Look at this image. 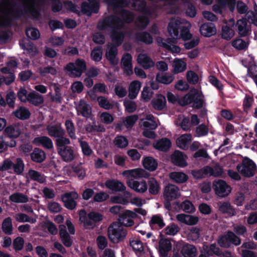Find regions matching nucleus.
<instances>
[{"label": "nucleus", "mask_w": 257, "mask_h": 257, "mask_svg": "<svg viewBox=\"0 0 257 257\" xmlns=\"http://www.w3.org/2000/svg\"><path fill=\"white\" fill-rule=\"evenodd\" d=\"M191 26L190 23L184 20L172 19L169 24L168 31L174 39L182 38L187 40L191 39L192 36L189 32Z\"/></svg>", "instance_id": "obj_1"}, {"label": "nucleus", "mask_w": 257, "mask_h": 257, "mask_svg": "<svg viewBox=\"0 0 257 257\" xmlns=\"http://www.w3.org/2000/svg\"><path fill=\"white\" fill-rule=\"evenodd\" d=\"M139 125L143 130V135L144 137L150 139L156 138L154 130L158 126V122L153 115L143 114V117L140 120Z\"/></svg>", "instance_id": "obj_2"}, {"label": "nucleus", "mask_w": 257, "mask_h": 257, "mask_svg": "<svg viewBox=\"0 0 257 257\" xmlns=\"http://www.w3.org/2000/svg\"><path fill=\"white\" fill-rule=\"evenodd\" d=\"M193 102L194 107L199 108L203 106V96L201 92L196 89H192L190 93L186 94L179 100L181 105H185Z\"/></svg>", "instance_id": "obj_3"}, {"label": "nucleus", "mask_w": 257, "mask_h": 257, "mask_svg": "<svg viewBox=\"0 0 257 257\" xmlns=\"http://www.w3.org/2000/svg\"><path fill=\"white\" fill-rule=\"evenodd\" d=\"M86 69L84 60L78 59L74 63H69L64 67L66 74L71 77L77 78L81 76Z\"/></svg>", "instance_id": "obj_4"}, {"label": "nucleus", "mask_w": 257, "mask_h": 257, "mask_svg": "<svg viewBox=\"0 0 257 257\" xmlns=\"http://www.w3.org/2000/svg\"><path fill=\"white\" fill-rule=\"evenodd\" d=\"M126 234V230L120 223L114 222L108 227V237L113 243H118L123 240Z\"/></svg>", "instance_id": "obj_5"}, {"label": "nucleus", "mask_w": 257, "mask_h": 257, "mask_svg": "<svg viewBox=\"0 0 257 257\" xmlns=\"http://www.w3.org/2000/svg\"><path fill=\"white\" fill-rule=\"evenodd\" d=\"M239 173L245 177L253 176L256 172L255 163L248 158L243 159L242 162L236 166Z\"/></svg>", "instance_id": "obj_6"}, {"label": "nucleus", "mask_w": 257, "mask_h": 257, "mask_svg": "<svg viewBox=\"0 0 257 257\" xmlns=\"http://www.w3.org/2000/svg\"><path fill=\"white\" fill-rule=\"evenodd\" d=\"M212 186L215 194L220 197L228 196L231 191L230 186L222 180L214 181Z\"/></svg>", "instance_id": "obj_7"}, {"label": "nucleus", "mask_w": 257, "mask_h": 257, "mask_svg": "<svg viewBox=\"0 0 257 257\" xmlns=\"http://www.w3.org/2000/svg\"><path fill=\"white\" fill-rule=\"evenodd\" d=\"M180 248L182 249L181 253L184 257H195L197 255V250L193 245L176 242L174 244V251H179Z\"/></svg>", "instance_id": "obj_8"}, {"label": "nucleus", "mask_w": 257, "mask_h": 257, "mask_svg": "<svg viewBox=\"0 0 257 257\" xmlns=\"http://www.w3.org/2000/svg\"><path fill=\"white\" fill-rule=\"evenodd\" d=\"M78 194L75 191L67 192L61 196V200L66 208L70 210L75 208L77 203L76 200L78 198Z\"/></svg>", "instance_id": "obj_9"}, {"label": "nucleus", "mask_w": 257, "mask_h": 257, "mask_svg": "<svg viewBox=\"0 0 257 257\" xmlns=\"http://www.w3.org/2000/svg\"><path fill=\"white\" fill-rule=\"evenodd\" d=\"M122 175L126 178L127 180L133 179V178H147L149 176V173L144 169L140 168L125 170L122 173Z\"/></svg>", "instance_id": "obj_10"}, {"label": "nucleus", "mask_w": 257, "mask_h": 257, "mask_svg": "<svg viewBox=\"0 0 257 257\" xmlns=\"http://www.w3.org/2000/svg\"><path fill=\"white\" fill-rule=\"evenodd\" d=\"M180 195L179 188L175 185L169 184L165 188L164 196L167 201L175 199Z\"/></svg>", "instance_id": "obj_11"}, {"label": "nucleus", "mask_w": 257, "mask_h": 257, "mask_svg": "<svg viewBox=\"0 0 257 257\" xmlns=\"http://www.w3.org/2000/svg\"><path fill=\"white\" fill-rule=\"evenodd\" d=\"M126 183L129 187L139 193H143L148 189L147 184L144 180L136 181L128 179L127 180Z\"/></svg>", "instance_id": "obj_12"}, {"label": "nucleus", "mask_w": 257, "mask_h": 257, "mask_svg": "<svg viewBox=\"0 0 257 257\" xmlns=\"http://www.w3.org/2000/svg\"><path fill=\"white\" fill-rule=\"evenodd\" d=\"M137 214L130 210L126 211L120 217V224L126 227L132 226L134 224V219L137 217Z\"/></svg>", "instance_id": "obj_13"}, {"label": "nucleus", "mask_w": 257, "mask_h": 257, "mask_svg": "<svg viewBox=\"0 0 257 257\" xmlns=\"http://www.w3.org/2000/svg\"><path fill=\"white\" fill-rule=\"evenodd\" d=\"M75 107L78 115L88 117L91 113V108L83 99H80L78 102H75Z\"/></svg>", "instance_id": "obj_14"}, {"label": "nucleus", "mask_w": 257, "mask_h": 257, "mask_svg": "<svg viewBox=\"0 0 257 257\" xmlns=\"http://www.w3.org/2000/svg\"><path fill=\"white\" fill-rule=\"evenodd\" d=\"M151 104L155 110H163L166 108L167 102L165 97L162 94H158L152 100Z\"/></svg>", "instance_id": "obj_15"}, {"label": "nucleus", "mask_w": 257, "mask_h": 257, "mask_svg": "<svg viewBox=\"0 0 257 257\" xmlns=\"http://www.w3.org/2000/svg\"><path fill=\"white\" fill-rule=\"evenodd\" d=\"M187 157L179 151H176L171 156L172 163L177 166L183 167L187 166Z\"/></svg>", "instance_id": "obj_16"}, {"label": "nucleus", "mask_w": 257, "mask_h": 257, "mask_svg": "<svg viewBox=\"0 0 257 257\" xmlns=\"http://www.w3.org/2000/svg\"><path fill=\"white\" fill-rule=\"evenodd\" d=\"M132 60V57L129 54L124 55L121 59L122 67L124 72L128 76H130L133 73Z\"/></svg>", "instance_id": "obj_17"}, {"label": "nucleus", "mask_w": 257, "mask_h": 257, "mask_svg": "<svg viewBox=\"0 0 257 257\" xmlns=\"http://www.w3.org/2000/svg\"><path fill=\"white\" fill-rule=\"evenodd\" d=\"M58 152L63 160L66 162L71 161L75 157V154L73 150L68 146L58 149Z\"/></svg>", "instance_id": "obj_18"}, {"label": "nucleus", "mask_w": 257, "mask_h": 257, "mask_svg": "<svg viewBox=\"0 0 257 257\" xmlns=\"http://www.w3.org/2000/svg\"><path fill=\"white\" fill-rule=\"evenodd\" d=\"M138 63L144 69L153 67L155 63L152 59L146 54H140L138 56Z\"/></svg>", "instance_id": "obj_19"}, {"label": "nucleus", "mask_w": 257, "mask_h": 257, "mask_svg": "<svg viewBox=\"0 0 257 257\" xmlns=\"http://www.w3.org/2000/svg\"><path fill=\"white\" fill-rule=\"evenodd\" d=\"M117 54V51L115 47H112L110 45L108 46L105 57L111 65H115L118 64L119 59L116 57Z\"/></svg>", "instance_id": "obj_20"}, {"label": "nucleus", "mask_w": 257, "mask_h": 257, "mask_svg": "<svg viewBox=\"0 0 257 257\" xmlns=\"http://www.w3.org/2000/svg\"><path fill=\"white\" fill-rule=\"evenodd\" d=\"M200 32L205 37H210L216 34V29L213 24L206 23L201 25L200 28Z\"/></svg>", "instance_id": "obj_21"}, {"label": "nucleus", "mask_w": 257, "mask_h": 257, "mask_svg": "<svg viewBox=\"0 0 257 257\" xmlns=\"http://www.w3.org/2000/svg\"><path fill=\"white\" fill-rule=\"evenodd\" d=\"M142 87V83L138 80L132 81L128 87V97L131 99L137 97Z\"/></svg>", "instance_id": "obj_22"}, {"label": "nucleus", "mask_w": 257, "mask_h": 257, "mask_svg": "<svg viewBox=\"0 0 257 257\" xmlns=\"http://www.w3.org/2000/svg\"><path fill=\"white\" fill-rule=\"evenodd\" d=\"M23 127L17 124L8 126L5 130L6 136L10 138H17L22 132Z\"/></svg>", "instance_id": "obj_23"}, {"label": "nucleus", "mask_w": 257, "mask_h": 257, "mask_svg": "<svg viewBox=\"0 0 257 257\" xmlns=\"http://www.w3.org/2000/svg\"><path fill=\"white\" fill-rule=\"evenodd\" d=\"M172 72L178 74L184 72L187 68V64L181 59L175 58L172 62Z\"/></svg>", "instance_id": "obj_24"}, {"label": "nucleus", "mask_w": 257, "mask_h": 257, "mask_svg": "<svg viewBox=\"0 0 257 257\" xmlns=\"http://www.w3.org/2000/svg\"><path fill=\"white\" fill-rule=\"evenodd\" d=\"M105 184L107 188L113 191H123L126 189L124 185L117 180L106 181Z\"/></svg>", "instance_id": "obj_25"}, {"label": "nucleus", "mask_w": 257, "mask_h": 257, "mask_svg": "<svg viewBox=\"0 0 257 257\" xmlns=\"http://www.w3.org/2000/svg\"><path fill=\"white\" fill-rule=\"evenodd\" d=\"M59 235L63 244L66 247H70L72 244V240L66 230L65 226L60 225L59 226Z\"/></svg>", "instance_id": "obj_26"}, {"label": "nucleus", "mask_w": 257, "mask_h": 257, "mask_svg": "<svg viewBox=\"0 0 257 257\" xmlns=\"http://www.w3.org/2000/svg\"><path fill=\"white\" fill-rule=\"evenodd\" d=\"M47 130L49 135L52 137H60L65 134L64 130L58 125H49L47 127Z\"/></svg>", "instance_id": "obj_27"}, {"label": "nucleus", "mask_w": 257, "mask_h": 257, "mask_svg": "<svg viewBox=\"0 0 257 257\" xmlns=\"http://www.w3.org/2000/svg\"><path fill=\"white\" fill-rule=\"evenodd\" d=\"M33 143L37 146L41 145L47 149H51L53 147L52 140L47 137L41 136L35 138Z\"/></svg>", "instance_id": "obj_28"}, {"label": "nucleus", "mask_w": 257, "mask_h": 257, "mask_svg": "<svg viewBox=\"0 0 257 257\" xmlns=\"http://www.w3.org/2000/svg\"><path fill=\"white\" fill-rule=\"evenodd\" d=\"M153 146L154 148L159 151L165 152L170 148L171 142L169 139L164 138L157 141L154 143Z\"/></svg>", "instance_id": "obj_29"}, {"label": "nucleus", "mask_w": 257, "mask_h": 257, "mask_svg": "<svg viewBox=\"0 0 257 257\" xmlns=\"http://www.w3.org/2000/svg\"><path fill=\"white\" fill-rule=\"evenodd\" d=\"M236 27L238 33L240 36L247 35L250 31V29L247 25L245 19L238 20L236 23Z\"/></svg>", "instance_id": "obj_30"}, {"label": "nucleus", "mask_w": 257, "mask_h": 257, "mask_svg": "<svg viewBox=\"0 0 257 257\" xmlns=\"http://www.w3.org/2000/svg\"><path fill=\"white\" fill-rule=\"evenodd\" d=\"M219 210L223 213L229 216H233L235 214V211L228 202H221L218 203Z\"/></svg>", "instance_id": "obj_31"}, {"label": "nucleus", "mask_w": 257, "mask_h": 257, "mask_svg": "<svg viewBox=\"0 0 257 257\" xmlns=\"http://www.w3.org/2000/svg\"><path fill=\"white\" fill-rule=\"evenodd\" d=\"M142 164L144 167L150 171H155L158 167L156 160L151 157H144L142 161Z\"/></svg>", "instance_id": "obj_32"}, {"label": "nucleus", "mask_w": 257, "mask_h": 257, "mask_svg": "<svg viewBox=\"0 0 257 257\" xmlns=\"http://www.w3.org/2000/svg\"><path fill=\"white\" fill-rule=\"evenodd\" d=\"M191 140L192 136L190 134H184L176 140V145L181 149H186Z\"/></svg>", "instance_id": "obj_33"}, {"label": "nucleus", "mask_w": 257, "mask_h": 257, "mask_svg": "<svg viewBox=\"0 0 257 257\" xmlns=\"http://www.w3.org/2000/svg\"><path fill=\"white\" fill-rule=\"evenodd\" d=\"M172 244L171 241L166 238H162L159 241V250L160 253L165 256L171 249Z\"/></svg>", "instance_id": "obj_34"}, {"label": "nucleus", "mask_w": 257, "mask_h": 257, "mask_svg": "<svg viewBox=\"0 0 257 257\" xmlns=\"http://www.w3.org/2000/svg\"><path fill=\"white\" fill-rule=\"evenodd\" d=\"M170 179L177 183H183L188 179V176L184 173L174 172L169 174Z\"/></svg>", "instance_id": "obj_35"}, {"label": "nucleus", "mask_w": 257, "mask_h": 257, "mask_svg": "<svg viewBox=\"0 0 257 257\" xmlns=\"http://www.w3.org/2000/svg\"><path fill=\"white\" fill-rule=\"evenodd\" d=\"M14 115L18 118L22 120L28 119L31 115L29 110L25 107H20L13 112Z\"/></svg>", "instance_id": "obj_36"}, {"label": "nucleus", "mask_w": 257, "mask_h": 257, "mask_svg": "<svg viewBox=\"0 0 257 257\" xmlns=\"http://www.w3.org/2000/svg\"><path fill=\"white\" fill-rule=\"evenodd\" d=\"M35 106L42 104L44 102V98L42 95L32 91L28 94V101Z\"/></svg>", "instance_id": "obj_37"}, {"label": "nucleus", "mask_w": 257, "mask_h": 257, "mask_svg": "<svg viewBox=\"0 0 257 257\" xmlns=\"http://www.w3.org/2000/svg\"><path fill=\"white\" fill-rule=\"evenodd\" d=\"M131 197V194L128 192H124L123 195H118L111 197V201L114 203H120L126 204L128 203L129 198Z\"/></svg>", "instance_id": "obj_38"}, {"label": "nucleus", "mask_w": 257, "mask_h": 257, "mask_svg": "<svg viewBox=\"0 0 257 257\" xmlns=\"http://www.w3.org/2000/svg\"><path fill=\"white\" fill-rule=\"evenodd\" d=\"M9 199L11 201L17 203H26L29 201L28 197L21 193L12 194L10 196Z\"/></svg>", "instance_id": "obj_39"}, {"label": "nucleus", "mask_w": 257, "mask_h": 257, "mask_svg": "<svg viewBox=\"0 0 257 257\" xmlns=\"http://www.w3.org/2000/svg\"><path fill=\"white\" fill-rule=\"evenodd\" d=\"M174 79L173 75L168 74L158 73L156 76V80L160 83L164 84L171 83Z\"/></svg>", "instance_id": "obj_40"}, {"label": "nucleus", "mask_w": 257, "mask_h": 257, "mask_svg": "<svg viewBox=\"0 0 257 257\" xmlns=\"http://www.w3.org/2000/svg\"><path fill=\"white\" fill-rule=\"evenodd\" d=\"M210 167L206 166L198 170H193L191 173L196 179H201L209 175Z\"/></svg>", "instance_id": "obj_41"}, {"label": "nucleus", "mask_w": 257, "mask_h": 257, "mask_svg": "<svg viewBox=\"0 0 257 257\" xmlns=\"http://www.w3.org/2000/svg\"><path fill=\"white\" fill-rule=\"evenodd\" d=\"M31 157L33 161L38 163L43 162L46 158L45 153L39 149L34 150L31 154Z\"/></svg>", "instance_id": "obj_42"}, {"label": "nucleus", "mask_w": 257, "mask_h": 257, "mask_svg": "<svg viewBox=\"0 0 257 257\" xmlns=\"http://www.w3.org/2000/svg\"><path fill=\"white\" fill-rule=\"evenodd\" d=\"M21 47L26 51V53L31 55H35L38 53L36 47L30 43H24V41H22L20 43Z\"/></svg>", "instance_id": "obj_43"}, {"label": "nucleus", "mask_w": 257, "mask_h": 257, "mask_svg": "<svg viewBox=\"0 0 257 257\" xmlns=\"http://www.w3.org/2000/svg\"><path fill=\"white\" fill-rule=\"evenodd\" d=\"M97 101L100 107L109 110L113 107L114 104L111 103L109 100L104 96H99L97 98Z\"/></svg>", "instance_id": "obj_44"}, {"label": "nucleus", "mask_w": 257, "mask_h": 257, "mask_svg": "<svg viewBox=\"0 0 257 257\" xmlns=\"http://www.w3.org/2000/svg\"><path fill=\"white\" fill-rule=\"evenodd\" d=\"M157 41L159 43H160V41H161L162 45L172 53H179L180 52L181 49L178 46L170 43L169 41H165L164 42H162L161 38L158 39Z\"/></svg>", "instance_id": "obj_45"}, {"label": "nucleus", "mask_w": 257, "mask_h": 257, "mask_svg": "<svg viewBox=\"0 0 257 257\" xmlns=\"http://www.w3.org/2000/svg\"><path fill=\"white\" fill-rule=\"evenodd\" d=\"M149 192L152 194H157L160 189V187L158 181L153 178H150L149 181Z\"/></svg>", "instance_id": "obj_46"}, {"label": "nucleus", "mask_w": 257, "mask_h": 257, "mask_svg": "<svg viewBox=\"0 0 257 257\" xmlns=\"http://www.w3.org/2000/svg\"><path fill=\"white\" fill-rule=\"evenodd\" d=\"M14 218L19 222H30L31 223H35L36 222V219L34 218H30L27 215L24 213H19L16 214Z\"/></svg>", "instance_id": "obj_47"}, {"label": "nucleus", "mask_w": 257, "mask_h": 257, "mask_svg": "<svg viewBox=\"0 0 257 257\" xmlns=\"http://www.w3.org/2000/svg\"><path fill=\"white\" fill-rule=\"evenodd\" d=\"M17 66V62L15 60H11L7 63L6 67L1 69V71L4 74L13 73Z\"/></svg>", "instance_id": "obj_48"}, {"label": "nucleus", "mask_w": 257, "mask_h": 257, "mask_svg": "<svg viewBox=\"0 0 257 257\" xmlns=\"http://www.w3.org/2000/svg\"><path fill=\"white\" fill-rule=\"evenodd\" d=\"M179 230L180 228L178 225L172 223L164 229V232L167 235L174 236L179 231Z\"/></svg>", "instance_id": "obj_49"}, {"label": "nucleus", "mask_w": 257, "mask_h": 257, "mask_svg": "<svg viewBox=\"0 0 257 257\" xmlns=\"http://www.w3.org/2000/svg\"><path fill=\"white\" fill-rule=\"evenodd\" d=\"M2 229L6 234H11L12 233L13 225L12 219L10 217H7L4 219L2 223Z\"/></svg>", "instance_id": "obj_50"}, {"label": "nucleus", "mask_w": 257, "mask_h": 257, "mask_svg": "<svg viewBox=\"0 0 257 257\" xmlns=\"http://www.w3.org/2000/svg\"><path fill=\"white\" fill-rule=\"evenodd\" d=\"M25 165L23 160L20 158H17L15 164L13 163V168L14 171L17 174H20L24 170Z\"/></svg>", "instance_id": "obj_51"}, {"label": "nucleus", "mask_w": 257, "mask_h": 257, "mask_svg": "<svg viewBox=\"0 0 257 257\" xmlns=\"http://www.w3.org/2000/svg\"><path fill=\"white\" fill-rule=\"evenodd\" d=\"M28 175L29 178L40 183H43L45 181V177L41 175L38 172L33 170H30Z\"/></svg>", "instance_id": "obj_52"}, {"label": "nucleus", "mask_w": 257, "mask_h": 257, "mask_svg": "<svg viewBox=\"0 0 257 257\" xmlns=\"http://www.w3.org/2000/svg\"><path fill=\"white\" fill-rule=\"evenodd\" d=\"M177 124H179L181 128L184 131L189 130L192 126L189 119L184 117H180Z\"/></svg>", "instance_id": "obj_53"}, {"label": "nucleus", "mask_w": 257, "mask_h": 257, "mask_svg": "<svg viewBox=\"0 0 257 257\" xmlns=\"http://www.w3.org/2000/svg\"><path fill=\"white\" fill-rule=\"evenodd\" d=\"M130 245L136 253H141L144 250L143 243L140 240H131Z\"/></svg>", "instance_id": "obj_54"}, {"label": "nucleus", "mask_w": 257, "mask_h": 257, "mask_svg": "<svg viewBox=\"0 0 257 257\" xmlns=\"http://www.w3.org/2000/svg\"><path fill=\"white\" fill-rule=\"evenodd\" d=\"M115 146L119 148L126 147L128 145L127 140L123 136H118L114 140Z\"/></svg>", "instance_id": "obj_55"}, {"label": "nucleus", "mask_w": 257, "mask_h": 257, "mask_svg": "<svg viewBox=\"0 0 257 257\" xmlns=\"http://www.w3.org/2000/svg\"><path fill=\"white\" fill-rule=\"evenodd\" d=\"M138 119L137 115H133L123 118L122 122L126 127H132Z\"/></svg>", "instance_id": "obj_56"}, {"label": "nucleus", "mask_w": 257, "mask_h": 257, "mask_svg": "<svg viewBox=\"0 0 257 257\" xmlns=\"http://www.w3.org/2000/svg\"><path fill=\"white\" fill-rule=\"evenodd\" d=\"M228 233L222 236L218 240L219 245L222 247L227 248L230 246V241L229 238Z\"/></svg>", "instance_id": "obj_57"}, {"label": "nucleus", "mask_w": 257, "mask_h": 257, "mask_svg": "<svg viewBox=\"0 0 257 257\" xmlns=\"http://www.w3.org/2000/svg\"><path fill=\"white\" fill-rule=\"evenodd\" d=\"M182 210L187 213H193L195 211L193 204L188 200L184 201L181 204Z\"/></svg>", "instance_id": "obj_58"}, {"label": "nucleus", "mask_w": 257, "mask_h": 257, "mask_svg": "<svg viewBox=\"0 0 257 257\" xmlns=\"http://www.w3.org/2000/svg\"><path fill=\"white\" fill-rule=\"evenodd\" d=\"M232 46L236 49L243 50L248 46V44L241 39H238L232 42Z\"/></svg>", "instance_id": "obj_59"}, {"label": "nucleus", "mask_w": 257, "mask_h": 257, "mask_svg": "<svg viewBox=\"0 0 257 257\" xmlns=\"http://www.w3.org/2000/svg\"><path fill=\"white\" fill-rule=\"evenodd\" d=\"M65 126L69 137L73 139H75L76 137L75 133L74 126L72 122L70 120L66 121Z\"/></svg>", "instance_id": "obj_60"}, {"label": "nucleus", "mask_w": 257, "mask_h": 257, "mask_svg": "<svg viewBox=\"0 0 257 257\" xmlns=\"http://www.w3.org/2000/svg\"><path fill=\"white\" fill-rule=\"evenodd\" d=\"M188 237L191 240H197L200 236V230L197 227L191 228L187 234Z\"/></svg>", "instance_id": "obj_61"}, {"label": "nucleus", "mask_w": 257, "mask_h": 257, "mask_svg": "<svg viewBox=\"0 0 257 257\" xmlns=\"http://www.w3.org/2000/svg\"><path fill=\"white\" fill-rule=\"evenodd\" d=\"M17 95L19 100L23 102H26L28 101V94L27 90L24 87H20Z\"/></svg>", "instance_id": "obj_62"}, {"label": "nucleus", "mask_w": 257, "mask_h": 257, "mask_svg": "<svg viewBox=\"0 0 257 257\" xmlns=\"http://www.w3.org/2000/svg\"><path fill=\"white\" fill-rule=\"evenodd\" d=\"M186 78L188 81L192 84H195L198 82L199 77L198 75L193 71L190 70L186 73Z\"/></svg>", "instance_id": "obj_63"}, {"label": "nucleus", "mask_w": 257, "mask_h": 257, "mask_svg": "<svg viewBox=\"0 0 257 257\" xmlns=\"http://www.w3.org/2000/svg\"><path fill=\"white\" fill-rule=\"evenodd\" d=\"M246 17L248 20L257 26V7H254V12H248L246 14Z\"/></svg>", "instance_id": "obj_64"}]
</instances>
